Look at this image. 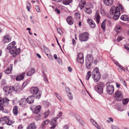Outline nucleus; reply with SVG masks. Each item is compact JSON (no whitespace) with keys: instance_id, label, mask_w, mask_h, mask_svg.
<instances>
[{"instance_id":"obj_1","label":"nucleus","mask_w":129,"mask_h":129,"mask_svg":"<svg viewBox=\"0 0 129 129\" xmlns=\"http://www.w3.org/2000/svg\"><path fill=\"white\" fill-rule=\"evenodd\" d=\"M120 10L122 13L124 12L123 6L120 4L116 7L113 6L111 8L109 13L110 15H114L113 18L115 20H117L118 19L120 14Z\"/></svg>"},{"instance_id":"obj_2","label":"nucleus","mask_w":129,"mask_h":129,"mask_svg":"<svg viewBox=\"0 0 129 129\" xmlns=\"http://www.w3.org/2000/svg\"><path fill=\"white\" fill-rule=\"evenodd\" d=\"M15 44V42L13 41L9 44L7 47V49L9 50L10 53L12 55L13 57H15L21 50L20 48L17 49L16 46H14Z\"/></svg>"},{"instance_id":"obj_3","label":"nucleus","mask_w":129,"mask_h":129,"mask_svg":"<svg viewBox=\"0 0 129 129\" xmlns=\"http://www.w3.org/2000/svg\"><path fill=\"white\" fill-rule=\"evenodd\" d=\"M92 77L95 82L99 81L101 78V74L99 71V69L97 67L94 68L92 73Z\"/></svg>"},{"instance_id":"obj_4","label":"nucleus","mask_w":129,"mask_h":129,"mask_svg":"<svg viewBox=\"0 0 129 129\" xmlns=\"http://www.w3.org/2000/svg\"><path fill=\"white\" fill-rule=\"evenodd\" d=\"M30 92L33 95L38 94V95L34 96L36 98L39 99L41 97V94L40 91H39V88L37 87H33L31 88L30 89Z\"/></svg>"},{"instance_id":"obj_5","label":"nucleus","mask_w":129,"mask_h":129,"mask_svg":"<svg viewBox=\"0 0 129 129\" xmlns=\"http://www.w3.org/2000/svg\"><path fill=\"white\" fill-rule=\"evenodd\" d=\"M27 83V82H24L23 84L22 85L21 87L19 84L16 85L12 87V91H15L16 92L20 91L22 90L26 86Z\"/></svg>"},{"instance_id":"obj_6","label":"nucleus","mask_w":129,"mask_h":129,"mask_svg":"<svg viewBox=\"0 0 129 129\" xmlns=\"http://www.w3.org/2000/svg\"><path fill=\"white\" fill-rule=\"evenodd\" d=\"M113 96L114 99L117 101H121L123 98L122 92L119 90H117Z\"/></svg>"},{"instance_id":"obj_7","label":"nucleus","mask_w":129,"mask_h":129,"mask_svg":"<svg viewBox=\"0 0 129 129\" xmlns=\"http://www.w3.org/2000/svg\"><path fill=\"white\" fill-rule=\"evenodd\" d=\"M89 36L88 34L87 33H84L79 35V39L81 41L85 42L87 40Z\"/></svg>"},{"instance_id":"obj_8","label":"nucleus","mask_w":129,"mask_h":129,"mask_svg":"<svg viewBox=\"0 0 129 129\" xmlns=\"http://www.w3.org/2000/svg\"><path fill=\"white\" fill-rule=\"evenodd\" d=\"M114 89L113 85H106V91L109 94H112L114 93Z\"/></svg>"},{"instance_id":"obj_9","label":"nucleus","mask_w":129,"mask_h":129,"mask_svg":"<svg viewBox=\"0 0 129 129\" xmlns=\"http://www.w3.org/2000/svg\"><path fill=\"white\" fill-rule=\"evenodd\" d=\"M12 87L10 86L8 87L7 86H4L3 88V90L5 92V94L8 95L9 94H11L12 91Z\"/></svg>"},{"instance_id":"obj_10","label":"nucleus","mask_w":129,"mask_h":129,"mask_svg":"<svg viewBox=\"0 0 129 129\" xmlns=\"http://www.w3.org/2000/svg\"><path fill=\"white\" fill-rule=\"evenodd\" d=\"M77 61L80 63L82 64L84 62V56L83 54L81 53H79L77 58Z\"/></svg>"},{"instance_id":"obj_11","label":"nucleus","mask_w":129,"mask_h":129,"mask_svg":"<svg viewBox=\"0 0 129 129\" xmlns=\"http://www.w3.org/2000/svg\"><path fill=\"white\" fill-rule=\"evenodd\" d=\"M3 42L4 43H8L11 41V38L8 35H6L3 37Z\"/></svg>"},{"instance_id":"obj_12","label":"nucleus","mask_w":129,"mask_h":129,"mask_svg":"<svg viewBox=\"0 0 129 129\" xmlns=\"http://www.w3.org/2000/svg\"><path fill=\"white\" fill-rule=\"evenodd\" d=\"M57 119V117H55L52 120L51 124L52 126L50 127V129H54L55 128L57 125L56 121Z\"/></svg>"},{"instance_id":"obj_13","label":"nucleus","mask_w":129,"mask_h":129,"mask_svg":"<svg viewBox=\"0 0 129 129\" xmlns=\"http://www.w3.org/2000/svg\"><path fill=\"white\" fill-rule=\"evenodd\" d=\"M94 88L95 90L99 94H102L103 93V88H102L96 85L95 86Z\"/></svg>"},{"instance_id":"obj_14","label":"nucleus","mask_w":129,"mask_h":129,"mask_svg":"<svg viewBox=\"0 0 129 129\" xmlns=\"http://www.w3.org/2000/svg\"><path fill=\"white\" fill-rule=\"evenodd\" d=\"M93 57L92 55L90 54L87 55L85 60V62H93Z\"/></svg>"},{"instance_id":"obj_15","label":"nucleus","mask_w":129,"mask_h":129,"mask_svg":"<svg viewBox=\"0 0 129 129\" xmlns=\"http://www.w3.org/2000/svg\"><path fill=\"white\" fill-rule=\"evenodd\" d=\"M87 21L90 26L92 28H94L96 27V24L94 21L91 19H88Z\"/></svg>"},{"instance_id":"obj_16","label":"nucleus","mask_w":129,"mask_h":129,"mask_svg":"<svg viewBox=\"0 0 129 129\" xmlns=\"http://www.w3.org/2000/svg\"><path fill=\"white\" fill-rule=\"evenodd\" d=\"M34 96L33 95L29 96L26 99L27 102L29 104H31L34 102Z\"/></svg>"},{"instance_id":"obj_17","label":"nucleus","mask_w":129,"mask_h":129,"mask_svg":"<svg viewBox=\"0 0 129 129\" xmlns=\"http://www.w3.org/2000/svg\"><path fill=\"white\" fill-rule=\"evenodd\" d=\"M25 73L24 72L17 76L16 78V80L19 81L23 79L24 77Z\"/></svg>"},{"instance_id":"obj_18","label":"nucleus","mask_w":129,"mask_h":129,"mask_svg":"<svg viewBox=\"0 0 129 129\" xmlns=\"http://www.w3.org/2000/svg\"><path fill=\"white\" fill-rule=\"evenodd\" d=\"M66 20L68 24L70 25H72L74 23L73 19L71 16H68Z\"/></svg>"},{"instance_id":"obj_19","label":"nucleus","mask_w":129,"mask_h":129,"mask_svg":"<svg viewBox=\"0 0 129 129\" xmlns=\"http://www.w3.org/2000/svg\"><path fill=\"white\" fill-rule=\"evenodd\" d=\"M104 3L108 6H111L113 4V0H103Z\"/></svg>"},{"instance_id":"obj_20","label":"nucleus","mask_w":129,"mask_h":129,"mask_svg":"<svg viewBox=\"0 0 129 129\" xmlns=\"http://www.w3.org/2000/svg\"><path fill=\"white\" fill-rule=\"evenodd\" d=\"M26 99H22L19 102V105L21 106H23L26 104Z\"/></svg>"},{"instance_id":"obj_21","label":"nucleus","mask_w":129,"mask_h":129,"mask_svg":"<svg viewBox=\"0 0 129 129\" xmlns=\"http://www.w3.org/2000/svg\"><path fill=\"white\" fill-rule=\"evenodd\" d=\"M37 126L33 122L30 123L27 127L26 129H36Z\"/></svg>"},{"instance_id":"obj_22","label":"nucleus","mask_w":129,"mask_h":129,"mask_svg":"<svg viewBox=\"0 0 129 129\" xmlns=\"http://www.w3.org/2000/svg\"><path fill=\"white\" fill-rule=\"evenodd\" d=\"M13 65L11 64L10 65L9 68H8L7 69L5 70V72L7 74H9L11 73V71L12 69Z\"/></svg>"},{"instance_id":"obj_23","label":"nucleus","mask_w":129,"mask_h":129,"mask_svg":"<svg viewBox=\"0 0 129 129\" xmlns=\"http://www.w3.org/2000/svg\"><path fill=\"white\" fill-rule=\"evenodd\" d=\"M41 108V105H39L36 106L34 110V113L37 114L40 111Z\"/></svg>"},{"instance_id":"obj_24","label":"nucleus","mask_w":129,"mask_h":129,"mask_svg":"<svg viewBox=\"0 0 129 129\" xmlns=\"http://www.w3.org/2000/svg\"><path fill=\"white\" fill-rule=\"evenodd\" d=\"M35 72V69L34 68L31 69L30 70L27 71L26 73L27 76H30L34 74Z\"/></svg>"},{"instance_id":"obj_25","label":"nucleus","mask_w":129,"mask_h":129,"mask_svg":"<svg viewBox=\"0 0 129 129\" xmlns=\"http://www.w3.org/2000/svg\"><path fill=\"white\" fill-rule=\"evenodd\" d=\"M120 19L123 21H129V18L127 15H122L120 17Z\"/></svg>"},{"instance_id":"obj_26","label":"nucleus","mask_w":129,"mask_h":129,"mask_svg":"<svg viewBox=\"0 0 129 129\" xmlns=\"http://www.w3.org/2000/svg\"><path fill=\"white\" fill-rule=\"evenodd\" d=\"M121 30V27L119 25H116L115 28V30L118 33H120Z\"/></svg>"},{"instance_id":"obj_27","label":"nucleus","mask_w":129,"mask_h":129,"mask_svg":"<svg viewBox=\"0 0 129 129\" xmlns=\"http://www.w3.org/2000/svg\"><path fill=\"white\" fill-rule=\"evenodd\" d=\"M13 114L15 115H17L18 113V107L16 106L14 107L13 108Z\"/></svg>"},{"instance_id":"obj_28","label":"nucleus","mask_w":129,"mask_h":129,"mask_svg":"<svg viewBox=\"0 0 129 129\" xmlns=\"http://www.w3.org/2000/svg\"><path fill=\"white\" fill-rule=\"evenodd\" d=\"M92 62H85V66L86 68L88 69H89L91 67Z\"/></svg>"},{"instance_id":"obj_29","label":"nucleus","mask_w":129,"mask_h":129,"mask_svg":"<svg viewBox=\"0 0 129 129\" xmlns=\"http://www.w3.org/2000/svg\"><path fill=\"white\" fill-rule=\"evenodd\" d=\"M84 11L88 14H90L92 13V11L90 8H84Z\"/></svg>"},{"instance_id":"obj_30","label":"nucleus","mask_w":129,"mask_h":129,"mask_svg":"<svg viewBox=\"0 0 129 129\" xmlns=\"http://www.w3.org/2000/svg\"><path fill=\"white\" fill-rule=\"evenodd\" d=\"M72 1V0H63L62 1V3L64 5H67L71 3Z\"/></svg>"},{"instance_id":"obj_31","label":"nucleus","mask_w":129,"mask_h":129,"mask_svg":"<svg viewBox=\"0 0 129 129\" xmlns=\"http://www.w3.org/2000/svg\"><path fill=\"white\" fill-rule=\"evenodd\" d=\"M95 17L97 23L98 24L99 23L100 19V18L99 14L98 13H96L95 15Z\"/></svg>"},{"instance_id":"obj_32","label":"nucleus","mask_w":129,"mask_h":129,"mask_svg":"<svg viewBox=\"0 0 129 129\" xmlns=\"http://www.w3.org/2000/svg\"><path fill=\"white\" fill-rule=\"evenodd\" d=\"M129 101L128 98H125L122 100V102L123 105H126L127 104Z\"/></svg>"},{"instance_id":"obj_33","label":"nucleus","mask_w":129,"mask_h":129,"mask_svg":"<svg viewBox=\"0 0 129 129\" xmlns=\"http://www.w3.org/2000/svg\"><path fill=\"white\" fill-rule=\"evenodd\" d=\"M105 85V84L104 83L100 81L98 82L97 85H96L98 86L99 87L102 88H103V87Z\"/></svg>"},{"instance_id":"obj_34","label":"nucleus","mask_w":129,"mask_h":129,"mask_svg":"<svg viewBox=\"0 0 129 129\" xmlns=\"http://www.w3.org/2000/svg\"><path fill=\"white\" fill-rule=\"evenodd\" d=\"M74 15L75 19L78 20L80 18V14L79 13L76 12L74 13Z\"/></svg>"},{"instance_id":"obj_35","label":"nucleus","mask_w":129,"mask_h":129,"mask_svg":"<svg viewBox=\"0 0 129 129\" xmlns=\"http://www.w3.org/2000/svg\"><path fill=\"white\" fill-rule=\"evenodd\" d=\"M14 122L10 120L9 118L8 117L7 119V120L6 124L9 125H11L12 124H13Z\"/></svg>"},{"instance_id":"obj_36","label":"nucleus","mask_w":129,"mask_h":129,"mask_svg":"<svg viewBox=\"0 0 129 129\" xmlns=\"http://www.w3.org/2000/svg\"><path fill=\"white\" fill-rule=\"evenodd\" d=\"M42 73H43V75L44 77V80L45 81L46 83H48V81L47 77H46V75L45 74L43 71Z\"/></svg>"},{"instance_id":"obj_37","label":"nucleus","mask_w":129,"mask_h":129,"mask_svg":"<svg viewBox=\"0 0 129 129\" xmlns=\"http://www.w3.org/2000/svg\"><path fill=\"white\" fill-rule=\"evenodd\" d=\"M106 20H105L102 22L101 24V28L103 29L104 31H105L106 28V23L105 21Z\"/></svg>"},{"instance_id":"obj_38","label":"nucleus","mask_w":129,"mask_h":129,"mask_svg":"<svg viewBox=\"0 0 129 129\" xmlns=\"http://www.w3.org/2000/svg\"><path fill=\"white\" fill-rule=\"evenodd\" d=\"M91 76V72L90 71H88L86 76V80H88L90 78Z\"/></svg>"},{"instance_id":"obj_39","label":"nucleus","mask_w":129,"mask_h":129,"mask_svg":"<svg viewBox=\"0 0 129 129\" xmlns=\"http://www.w3.org/2000/svg\"><path fill=\"white\" fill-rule=\"evenodd\" d=\"M77 119L79 121L80 123L83 126H84L85 125V122L83 121V120L81 119H78L77 116H76Z\"/></svg>"},{"instance_id":"obj_40","label":"nucleus","mask_w":129,"mask_h":129,"mask_svg":"<svg viewBox=\"0 0 129 129\" xmlns=\"http://www.w3.org/2000/svg\"><path fill=\"white\" fill-rule=\"evenodd\" d=\"M43 104L45 107H47L49 106L50 103L47 101H44L43 102Z\"/></svg>"},{"instance_id":"obj_41","label":"nucleus","mask_w":129,"mask_h":129,"mask_svg":"<svg viewBox=\"0 0 129 129\" xmlns=\"http://www.w3.org/2000/svg\"><path fill=\"white\" fill-rule=\"evenodd\" d=\"M50 111L49 110L46 111L44 113V117L45 118H47L49 114Z\"/></svg>"},{"instance_id":"obj_42","label":"nucleus","mask_w":129,"mask_h":129,"mask_svg":"<svg viewBox=\"0 0 129 129\" xmlns=\"http://www.w3.org/2000/svg\"><path fill=\"white\" fill-rule=\"evenodd\" d=\"M69 99L70 100H72L73 99V96L71 92H69V93L67 94Z\"/></svg>"},{"instance_id":"obj_43","label":"nucleus","mask_w":129,"mask_h":129,"mask_svg":"<svg viewBox=\"0 0 129 129\" xmlns=\"http://www.w3.org/2000/svg\"><path fill=\"white\" fill-rule=\"evenodd\" d=\"M26 8H27V9L28 11V12L30 11V9L31 8V6L30 3L29 2H27Z\"/></svg>"},{"instance_id":"obj_44","label":"nucleus","mask_w":129,"mask_h":129,"mask_svg":"<svg viewBox=\"0 0 129 129\" xmlns=\"http://www.w3.org/2000/svg\"><path fill=\"white\" fill-rule=\"evenodd\" d=\"M8 117L5 116L3 117V124L4 125L5 124H6L7 122V119Z\"/></svg>"},{"instance_id":"obj_45","label":"nucleus","mask_w":129,"mask_h":129,"mask_svg":"<svg viewBox=\"0 0 129 129\" xmlns=\"http://www.w3.org/2000/svg\"><path fill=\"white\" fill-rule=\"evenodd\" d=\"M54 94L56 96L57 98L58 99L60 100L61 99V97L56 92L54 93Z\"/></svg>"},{"instance_id":"obj_46","label":"nucleus","mask_w":129,"mask_h":129,"mask_svg":"<svg viewBox=\"0 0 129 129\" xmlns=\"http://www.w3.org/2000/svg\"><path fill=\"white\" fill-rule=\"evenodd\" d=\"M65 89L67 94L69 93V92H71L70 90L68 87H65Z\"/></svg>"},{"instance_id":"obj_47","label":"nucleus","mask_w":129,"mask_h":129,"mask_svg":"<svg viewBox=\"0 0 129 129\" xmlns=\"http://www.w3.org/2000/svg\"><path fill=\"white\" fill-rule=\"evenodd\" d=\"M35 9L36 11L38 12H40L39 7L38 5H36L35 7Z\"/></svg>"},{"instance_id":"obj_48","label":"nucleus","mask_w":129,"mask_h":129,"mask_svg":"<svg viewBox=\"0 0 129 129\" xmlns=\"http://www.w3.org/2000/svg\"><path fill=\"white\" fill-rule=\"evenodd\" d=\"M6 82L5 80H2L1 82V84L3 86H4L6 84Z\"/></svg>"},{"instance_id":"obj_49","label":"nucleus","mask_w":129,"mask_h":129,"mask_svg":"<svg viewBox=\"0 0 129 129\" xmlns=\"http://www.w3.org/2000/svg\"><path fill=\"white\" fill-rule=\"evenodd\" d=\"M90 120L91 122L94 125L95 124H96L97 123L95 121L92 119H90Z\"/></svg>"},{"instance_id":"obj_50","label":"nucleus","mask_w":129,"mask_h":129,"mask_svg":"<svg viewBox=\"0 0 129 129\" xmlns=\"http://www.w3.org/2000/svg\"><path fill=\"white\" fill-rule=\"evenodd\" d=\"M57 31L58 33L60 35L62 34V31L61 29L59 28H57Z\"/></svg>"},{"instance_id":"obj_51","label":"nucleus","mask_w":129,"mask_h":129,"mask_svg":"<svg viewBox=\"0 0 129 129\" xmlns=\"http://www.w3.org/2000/svg\"><path fill=\"white\" fill-rule=\"evenodd\" d=\"M49 123V120H46L45 121H44L42 123L43 125L45 124V125Z\"/></svg>"},{"instance_id":"obj_52","label":"nucleus","mask_w":129,"mask_h":129,"mask_svg":"<svg viewBox=\"0 0 129 129\" xmlns=\"http://www.w3.org/2000/svg\"><path fill=\"white\" fill-rule=\"evenodd\" d=\"M55 11L58 14H59L60 13V11L57 8H55Z\"/></svg>"},{"instance_id":"obj_53","label":"nucleus","mask_w":129,"mask_h":129,"mask_svg":"<svg viewBox=\"0 0 129 129\" xmlns=\"http://www.w3.org/2000/svg\"><path fill=\"white\" fill-rule=\"evenodd\" d=\"M125 48L129 52V45L127 44L124 46Z\"/></svg>"},{"instance_id":"obj_54","label":"nucleus","mask_w":129,"mask_h":129,"mask_svg":"<svg viewBox=\"0 0 129 129\" xmlns=\"http://www.w3.org/2000/svg\"><path fill=\"white\" fill-rule=\"evenodd\" d=\"M4 103V101L3 100V99L0 97V104H3Z\"/></svg>"},{"instance_id":"obj_55","label":"nucleus","mask_w":129,"mask_h":129,"mask_svg":"<svg viewBox=\"0 0 129 129\" xmlns=\"http://www.w3.org/2000/svg\"><path fill=\"white\" fill-rule=\"evenodd\" d=\"M3 100L4 101V103L5 102L8 103L9 101V100L7 98H5L4 99H3Z\"/></svg>"},{"instance_id":"obj_56","label":"nucleus","mask_w":129,"mask_h":129,"mask_svg":"<svg viewBox=\"0 0 129 129\" xmlns=\"http://www.w3.org/2000/svg\"><path fill=\"white\" fill-rule=\"evenodd\" d=\"M94 125L98 129H101L100 127L97 123Z\"/></svg>"},{"instance_id":"obj_57","label":"nucleus","mask_w":129,"mask_h":129,"mask_svg":"<svg viewBox=\"0 0 129 129\" xmlns=\"http://www.w3.org/2000/svg\"><path fill=\"white\" fill-rule=\"evenodd\" d=\"M122 39V38H121V37L120 36H118L117 39V40L119 42Z\"/></svg>"},{"instance_id":"obj_58","label":"nucleus","mask_w":129,"mask_h":129,"mask_svg":"<svg viewBox=\"0 0 129 129\" xmlns=\"http://www.w3.org/2000/svg\"><path fill=\"white\" fill-rule=\"evenodd\" d=\"M112 129H119L117 126L114 125L112 126Z\"/></svg>"},{"instance_id":"obj_59","label":"nucleus","mask_w":129,"mask_h":129,"mask_svg":"<svg viewBox=\"0 0 129 129\" xmlns=\"http://www.w3.org/2000/svg\"><path fill=\"white\" fill-rule=\"evenodd\" d=\"M69 128V126L67 125H66L64 126L63 128V129H68Z\"/></svg>"},{"instance_id":"obj_60","label":"nucleus","mask_w":129,"mask_h":129,"mask_svg":"<svg viewBox=\"0 0 129 129\" xmlns=\"http://www.w3.org/2000/svg\"><path fill=\"white\" fill-rule=\"evenodd\" d=\"M68 71L70 72H71L72 70V69L70 67H68Z\"/></svg>"},{"instance_id":"obj_61","label":"nucleus","mask_w":129,"mask_h":129,"mask_svg":"<svg viewBox=\"0 0 129 129\" xmlns=\"http://www.w3.org/2000/svg\"><path fill=\"white\" fill-rule=\"evenodd\" d=\"M2 105L0 104V110H3L4 109V107Z\"/></svg>"},{"instance_id":"obj_62","label":"nucleus","mask_w":129,"mask_h":129,"mask_svg":"<svg viewBox=\"0 0 129 129\" xmlns=\"http://www.w3.org/2000/svg\"><path fill=\"white\" fill-rule=\"evenodd\" d=\"M23 128V127L22 125H19L18 127V129H22Z\"/></svg>"},{"instance_id":"obj_63","label":"nucleus","mask_w":129,"mask_h":129,"mask_svg":"<svg viewBox=\"0 0 129 129\" xmlns=\"http://www.w3.org/2000/svg\"><path fill=\"white\" fill-rule=\"evenodd\" d=\"M72 42L73 45H74L76 44V42L75 40L74 39L72 40Z\"/></svg>"},{"instance_id":"obj_64","label":"nucleus","mask_w":129,"mask_h":129,"mask_svg":"<svg viewBox=\"0 0 129 129\" xmlns=\"http://www.w3.org/2000/svg\"><path fill=\"white\" fill-rule=\"evenodd\" d=\"M119 67L120 68H121L122 70H123L124 71H125V70L124 69V67H123L121 65Z\"/></svg>"}]
</instances>
